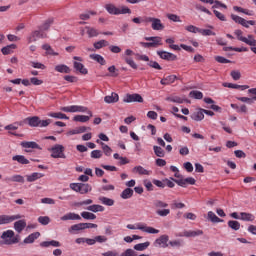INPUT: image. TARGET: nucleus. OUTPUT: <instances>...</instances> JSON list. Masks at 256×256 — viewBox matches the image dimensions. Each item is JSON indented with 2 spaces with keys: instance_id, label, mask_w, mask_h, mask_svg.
<instances>
[{
  "instance_id": "1",
  "label": "nucleus",
  "mask_w": 256,
  "mask_h": 256,
  "mask_svg": "<svg viewBox=\"0 0 256 256\" xmlns=\"http://www.w3.org/2000/svg\"><path fill=\"white\" fill-rule=\"evenodd\" d=\"M26 121L29 127H48L53 122L51 119L41 120L39 116L27 117Z\"/></svg>"
},
{
  "instance_id": "2",
  "label": "nucleus",
  "mask_w": 256,
  "mask_h": 256,
  "mask_svg": "<svg viewBox=\"0 0 256 256\" xmlns=\"http://www.w3.org/2000/svg\"><path fill=\"white\" fill-rule=\"evenodd\" d=\"M48 151H51V157L53 159H66L67 156L65 155V146L61 144H56Z\"/></svg>"
},
{
  "instance_id": "3",
  "label": "nucleus",
  "mask_w": 256,
  "mask_h": 256,
  "mask_svg": "<svg viewBox=\"0 0 256 256\" xmlns=\"http://www.w3.org/2000/svg\"><path fill=\"white\" fill-rule=\"evenodd\" d=\"M70 189L76 193H80L81 195H86V193L91 191V185L85 183H71Z\"/></svg>"
},
{
  "instance_id": "4",
  "label": "nucleus",
  "mask_w": 256,
  "mask_h": 256,
  "mask_svg": "<svg viewBox=\"0 0 256 256\" xmlns=\"http://www.w3.org/2000/svg\"><path fill=\"white\" fill-rule=\"evenodd\" d=\"M145 40L152 41V42H141L142 47H145L146 49H149L151 47H159V45H162L161 43L162 38L159 36L146 37Z\"/></svg>"
},
{
  "instance_id": "5",
  "label": "nucleus",
  "mask_w": 256,
  "mask_h": 256,
  "mask_svg": "<svg viewBox=\"0 0 256 256\" xmlns=\"http://www.w3.org/2000/svg\"><path fill=\"white\" fill-rule=\"evenodd\" d=\"M146 22L152 23L151 27L153 31H163V29H165V25L161 23V19L159 18L147 17Z\"/></svg>"
},
{
  "instance_id": "6",
  "label": "nucleus",
  "mask_w": 256,
  "mask_h": 256,
  "mask_svg": "<svg viewBox=\"0 0 256 256\" xmlns=\"http://www.w3.org/2000/svg\"><path fill=\"white\" fill-rule=\"evenodd\" d=\"M171 181H174V183H176V185H179V187H184V188H186L187 185H195V183H197V180H195V178L193 177H188L183 179L171 178Z\"/></svg>"
},
{
  "instance_id": "7",
  "label": "nucleus",
  "mask_w": 256,
  "mask_h": 256,
  "mask_svg": "<svg viewBox=\"0 0 256 256\" xmlns=\"http://www.w3.org/2000/svg\"><path fill=\"white\" fill-rule=\"evenodd\" d=\"M232 21L238 23L239 25H242V27H246V29H249V25H255V21L253 20H245V18H241V16L231 14Z\"/></svg>"
},
{
  "instance_id": "8",
  "label": "nucleus",
  "mask_w": 256,
  "mask_h": 256,
  "mask_svg": "<svg viewBox=\"0 0 256 256\" xmlns=\"http://www.w3.org/2000/svg\"><path fill=\"white\" fill-rule=\"evenodd\" d=\"M234 35L237 36L238 41H242V43H246V45H249L250 47H256V40H249L246 37H243V31L241 30H235Z\"/></svg>"
},
{
  "instance_id": "9",
  "label": "nucleus",
  "mask_w": 256,
  "mask_h": 256,
  "mask_svg": "<svg viewBox=\"0 0 256 256\" xmlns=\"http://www.w3.org/2000/svg\"><path fill=\"white\" fill-rule=\"evenodd\" d=\"M23 216L21 214L17 215H0V225H8V223H13V221H17V219H21Z\"/></svg>"
},
{
  "instance_id": "10",
  "label": "nucleus",
  "mask_w": 256,
  "mask_h": 256,
  "mask_svg": "<svg viewBox=\"0 0 256 256\" xmlns=\"http://www.w3.org/2000/svg\"><path fill=\"white\" fill-rule=\"evenodd\" d=\"M154 245L158 247H162L163 249H167L169 247V235H161L159 238H157L154 242Z\"/></svg>"
},
{
  "instance_id": "11",
  "label": "nucleus",
  "mask_w": 256,
  "mask_h": 256,
  "mask_svg": "<svg viewBox=\"0 0 256 256\" xmlns=\"http://www.w3.org/2000/svg\"><path fill=\"white\" fill-rule=\"evenodd\" d=\"M124 103H143V97L140 94H127Z\"/></svg>"
},
{
  "instance_id": "12",
  "label": "nucleus",
  "mask_w": 256,
  "mask_h": 256,
  "mask_svg": "<svg viewBox=\"0 0 256 256\" xmlns=\"http://www.w3.org/2000/svg\"><path fill=\"white\" fill-rule=\"evenodd\" d=\"M157 55L164 61H177V55L167 51H157Z\"/></svg>"
},
{
  "instance_id": "13",
  "label": "nucleus",
  "mask_w": 256,
  "mask_h": 256,
  "mask_svg": "<svg viewBox=\"0 0 256 256\" xmlns=\"http://www.w3.org/2000/svg\"><path fill=\"white\" fill-rule=\"evenodd\" d=\"M204 111L205 109L198 108L194 113L190 115L191 119H193V121H203L205 119Z\"/></svg>"
},
{
  "instance_id": "14",
  "label": "nucleus",
  "mask_w": 256,
  "mask_h": 256,
  "mask_svg": "<svg viewBox=\"0 0 256 256\" xmlns=\"http://www.w3.org/2000/svg\"><path fill=\"white\" fill-rule=\"evenodd\" d=\"M61 221H81V216L75 212H69L62 216Z\"/></svg>"
},
{
  "instance_id": "15",
  "label": "nucleus",
  "mask_w": 256,
  "mask_h": 256,
  "mask_svg": "<svg viewBox=\"0 0 256 256\" xmlns=\"http://www.w3.org/2000/svg\"><path fill=\"white\" fill-rule=\"evenodd\" d=\"M72 113H88L90 117H93V112L85 106L72 105Z\"/></svg>"
},
{
  "instance_id": "16",
  "label": "nucleus",
  "mask_w": 256,
  "mask_h": 256,
  "mask_svg": "<svg viewBox=\"0 0 256 256\" xmlns=\"http://www.w3.org/2000/svg\"><path fill=\"white\" fill-rule=\"evenodd\" d=\"M73 67L75 71H78V73H81V75H87V73H89L87 68H85V65H83L81 62L74 61Z\"/></svg>"
},
{
  "instance_id": "17",
  "label": "nucleus",
  "mask_w": 256,
  "mask_h": 256,
  "mask_svg": "<svg viewBox=\"0 0 256 256\" xmlns=\"http://www.w3.org/2000/svg\"><path fill=\"white\" fill-rule=\"evenodd\" d=\"M39 237H41V233L40 232H34V233L30 234L28 237H26L24 239L23 243L25 245L35 243V240L39 239Z\"/></svg>"
},
{
  "instance_id": "18",
  "label": "nucleus",
  "mask_w": 256,
  "mask_h": 256,
  "mask_svg": "<svg viewBox=\"0 0 256 256\" xmlns=\"http://www.w3.org/2000/svg\"><path fill=\"white\" fill-rule=\"evenodd\" d=\"M25 227H27V221L25 219L18 220L14 223V229L17 233H22Z\"/></svg>"
},
{
  "instance_id": "19",
  "label": "nucleus",
  "mask_w": 256,
  "mask_h": 256,
  "mask_svg": "<svg viewBox=\"0 0 256 256\" xmlns=\"http://www.w3.org/2000/svg\"><path fill=\"white\" fill-rule=\"evenodd\" d=\"M166 101H170L171 103H191V100L187 99V98H181L179 96H171V97H167Z\"/></svg>"
},
{
  "instance_id": "20",
  "label": "nucleus",
  "mask_w": 256,
  "mask_h": 256,
  "mask_svg": "<svg viewBox=\"0 0 256 256\" xmlns=\"http://www.w3.org/2000/svg\"><path fill=\"white\" fill-rule=\"evenodd\" d=\"M21 147H23L24 149H39L41 151V146H39V144H37V142H33V141H30V142H27V141H24V142H21Z\"/></svg>"
},
{
  "instance_id": "21",
  "label": "nucleus",
  "mask_w": 256,
  "mask_h": 256,
  "mask_svg": "<svg viewBox=\"0 0 256 256\" xmlns=\"http://www.w3.org/2000/svg\"><path fill=\"white\" fill-rule=\"evenodd\" d=\"M105 103H117L119 101V94L112 92L111 95L104 97Z\"/></svg>"
},
{
  "instance_id": "22",
  "label": "nucleus",
  "mask_w": 256,
  "mask_h": 256,
  "mask_svg": "<svg viewBox=\"0 0 256 256\" xmlns=\"http://www.w3.org/2000/svg\"><path fill=\"white\" fill-rule=\"evenodd\" d=\"M40 247H61V242L57 240L43 241L40 243Z\"/></svg>"
},
{
  "instance_id": "23",
  "label": "nucleus",
  "mask_w": 256,
  "mask_h": 256,
  "mask_svg": "<svg viewBox=\"0 0 256 256\" xmlns=\"http://www.w3.org/2000/svg\"><path fill=\"white\" fill-rule=\"evenodd\" d=\"M17 49L16 44H10L1 49L2 55H11L13 53V50Z\"/></svg>"
},
{
  "instance_id": "24",
  "label": "nucleus",
  "mask_w": 256,
  "mask_h": 256,
  "mask_svg": "<svg viewBox=\"0 0 256 256\" xmlns=\"http://www.w3.org/2000/svg\"><path fill=\"white\" fill-rule=\"evenodd\" d=\"M105 9L110 15H119L120 13L119 8H117L114 4H106Z\"/></svg>"
},
{
  "instance_id": "25",
  "label": "nucleus",
  "mask_w": 256,
  "mask_h": 256,
  "mask_svg": "<svg viewBox=\"0 0 256 256\" xmlns=\"http://www.w3.org/2000/svg\"><path fill=\"white\" fill-rule=\"evenodd\" d=\"M12 161H17L20 165H29V160L23 155H15L12 157Z\"/></svg>"
},
{
  "instance_id": "26",
  "label": "nucleus",
  "mask_w": 256,
  "mask_h": 256,
  "mask_svg": "<svg viewBox=\"0 0 256 256\" xmlns=\"http://www.w3.org/2000/svg\"><path fill=\"white\" fill-rule=\"evenodd\" d=\"M137 229H139L140 231H143L144 233H150V234H153V235L159 233V230H157V229H155L153 227H147V226L138 225Z\"/></svg>"
},
{
  "instance_id": "27",
  "label": "nucleus",
  "mask_w": 256,
  "mask_h": 256,
  "mask_svg": "<svg viewBox=\"0 0 256 256\" xmlns=\"http://www.w3.org/2000/svg\"><path fill=\"white\" fill-rule=\"evenodd\" d=\"M41 177H44V175L39 172H34L31 175H27L26 179L28 183H33L34 181H37V179H41Z\"/></svg>"
},
{
  "instance_id": "28",
  "label": "nucleus",
  "mask_w": 256,
  "mask_h": 256,
  "mask_svg": "<svg viewBox=\"0 0 256 256\" xmlns=\"http://www.w3.org/2000/svg\"><path fill=\"white\" fill-rule=\"evenodd\" d=\"M54 69L57 73H71V68L65 64L56 65Z\"/></svg>"
},
{
  "instance_id": "29",
  "label": "nucleus",
  "mask_w": 256,
  "mask_h": 256,
  "mask_svg": "<svg viewBox=\"0 0 256 256\" xmlns=\"http://www.w3.org/2000/svg\"><path fill=\"white\" fill-rule=\"evenodd\" d=\"M199 235H203V230L184 231V237H199Z\"/></svg>"
},
{
  "instance_id": "30",
  "label": "nucleus",
  "mask_w": 256,
  "mask_h": 256,
  "mask_svg": "<svg viewBox=\"0 0 256 256\" xmlns=\"http://www.w3.org/2000/svg\"><path fill=\"white\" fill-rule=\"evenodd\" d=\"M40 35H41V31H39V30L33 31L30 34V36L27 38L28 39V43H35V41L40 39Z\"/></svg>"
},
{
  "instance_id": "31",
  "label": "nucleus",
  "mask_w": 256,
  "mask_h": 256,
  "mask_svg": "<svg viewBox=\"0 0 256 256\" xmlns=\"http://www.w3.org/2000/svg\"><path fill=\"white\" fill-rule=\"evenodd\" d=\"M88 211H92V213H99L105 211V207L99 205V204H93L91 206L87 207Z\"/></svg>"
},
{
  "instance_id": "32",
  "label": "nucleus",
  "mask_w": 256,
  "mask_h": 256,
  "mask_svg": "<svg viewBox=\"0 0 256 256\" xmlns=\"http://www.w3.org/2000/svg\"><path fill=\"white\" fill-rule=\"evenodd\" d=\"M240 219L241 221H255V216L251 213H247V212H241L240 213Z\"/></svg>"
},
{
  "instance_id": "33",
  "label": "nucleus",
  "mask_w": 256,
  "mask_h": 256,
  "mask_svg": "<svg viewBox=\"0 0 256 256\" xmlns=\"http://www.w3.org/2000/svg\"><path fill=\"white\" fill-rule=\"evenodd\" d=\"M176 79H177V76L170 75V76H167L166 78H163L160 81V83H161V85H171V83H175Z\"/></svg>"
},
{
  "instance_id": "34",
  "label": "nucleus",
  "mask_w": 256,
  "mask_h": 256,
  "mask_svg": "<svg viewBox=\"0 0 256 256\" xmlns=\"http://www.w3.org/2000/svg\"><path fill=\"white\" fill-rule=\"evenodd\" d=\"M228 227L233 231H239L241 229V223L237 220L228 221Z\"/></svg>"
},
{
  "instance_id": "35",
  "label": "nucleus",
  "mask_w": 256,
  "mask_h": 256,
  "mask_svg": "<svg viewBox=\"0 0 256 256\" xmlns=\"http://www.w3.org/2000/svg\"><path fill=\"white\" fill-rule=\"evenodd\" d=\"M48 117H52L53 119H66L69 120V116L61 113V112H51L48 114Z\"/></svg>"
},
{
  "instance_id": "36",
  "label": "nucleus",
  "mask_w": 256,
  "mask_h": 256,
  "mask_svg": "<svg viewBox=\"0 0 256 256\" xmlns=\"http://www.w3.org/2000/svg\"><path fill=\"white\" fill-rule=\"evenodd\" d=\"M133 189L131 188H126L122 191L120 197L122 199H131V197H133Z\"/></svg>"
},
{
  "instance_id": "37",
  "label": "nucleus",
  "mask_w": 256,
  "mask_h": 256,
  "mask_svg": "<svg viewBox=\"0 0 256 256\" xmlns=\"http://www.w3.org/2000/svg\"><path fill=\"white\" fill-rule=\"evenodd\" d=\"M85 29L87 30V35L90 39L99 35V30L93 27L86 26Z\"/></svg>"
},
{
  "instance_id": "38",
  "label": "nucleus",
  "mask_w": 256,
  "mask_h": 256,
  "mask_svg": "<svg viewBox=\"0 0 256 256\" xmlns=\"http://www.w3.org/2000/svg\"><path fill=\"white\" fill-rule=\"evenodd\" d=\"M21 241V235L17 234L12 237L10 240H5L4 245H15Z\"/></svg>"
},
{
  "instance_id": "39",
  "label": "nucleus",
  "mask_w": 256,
  "mask_h": 256,
  "mask_svg": "<svg viewBox=\"0 0 256 256\" xmlns=\"http://www.w3.org/2000/svg\"><path fill=\"white\" fill-rule=\"evenodd\" d=\"M232 109H235L237 111V113H247V105L242 104V105H238V104H231Z\"/></svg>"
},
{
  "instance_id": "40",
  "label": "nucleus",
  "mask_w": 256,
  "mask_h": 256,
  "mask_svg": "<svg viewBox=\"0 0 256 256\" xmlns=\"http://www.w3.org/2000/svg\"><path fill=\"white\" fill-rule=\"evenodd\" d=\"M12 237H15V232L13 230L4 231L1 235V239L4 241L10 240Z\"/></svg>"
},
{
  "instance_id": "41",
  "label": "nucleus",
  "mask_w": 256,
  "mask_h": 256,
  "mask_svg": "<svg viewBox=\"0 0 256 256\" xmlns=\"http://www.w3.org/2000/svg\"><path fill=\"white\" fill-rule=\"evenodd\" d=\"M89 119H91V116H85V115H76L73 118V121H76L78 123H87V121H89Z\"/></svg>"
},
{
  "instance_id": "42",
  "label": "nucleus",
  "mask_w": 256,
  "mask_h": 256,
  "mask_svg": "<svg viewBox=\"0 0 256 256\" xmlns=\"http://www.w3.org/2000/svg\"><path fill=\"white\" fill-rule=\"evenodd\" d=\"M100 143H101V147L104 155H106V157H111V153H113V149H111V147H109V145L105 144L104 142H100Z\"/></svg>"
},
{
  "instance_id": "43",
  "label": "nucleus",
  "mask_w": 256,
  "mask_h": 256,
  "mask_svg": "<svg viewBox=\"0 0 256 256\" xmlns=\"http://www.w3.org/2000/svg\"><path fill=\"white\" fill-rule=\"evenodd\" d=\"M90 59H93L94 61H96L100 65H105V63H106L105 58H103V56H101L99 54H91Z\"/></svg>"
},
{
  "instance_id": "44",
  "label": "nucleus",
  "mask_w": 256,
  "mask_h": 256,
  "mask_svg": "<svg viewBox=\"0 0 256 256\" xmlns=\"http://www.w3.org/2000/svg\"><path fill=\"white\" fill-rule=\"evenodd\" d=\"M94 49H103V47H109V42L107 40H100L93 44Z\"/></svg>"
},
{
  "instance_id": "45",
  "label": "nucleus",
  "mask_w": 256,
  "mask_h": 256,
  "mask_svg": "<svg viewBox=\"0 0 256 256\" xmlns=\"http://www.w3.org/2000/svg\"><path fill=\"white\" fill-rule=\"evenodd\" d=\"M208 219L212 222V223H223V219L218 218L217 215H215L213 213V211H209L208 212Z\"/></svg>"
},
{
  "instance_id": "46",
  "label": "nucleus",
  "mask_w": 256,
  "mask_h": 256,
  "mask_svg": "<svg viewBox=\"0 0 256 256\" xmlns=\"http://www.w3.org/2000/svg\"><path fill=\"white\" fill-rule=\"evenodd\" d=\"M81 217L83 219H86L87 221H93L95 219H97V216L91 212H87V211H84L81 213Z\"/></svg>"
},
{
  "instance_id": "47",
  "label": "nucleus",
  "mask_w": 256,
  "mask_h": 256,
  "mask_svg": "<svg viewBox=\"0 0 256 256\" xmlns=\"http://www.w3.org/2000/svg\"><path fill=\"white\" fill-rule=\"evenodd\" d=\"M99 201H101V203L103 205H107L108 207H113V205H115V200L111 199V198H107V197H100Z\"/></svg>"
},
{
  "instance_id": "48",
  "label": "nucleus",
  "mask_w": 256,
  "mask_h": 256,
  "mask_svg": "<svg viewBox=\"0 0 256 256\" xmlns=\"http://www.w3.org/2000/svg\"><path fill=\"white\" fill-rule=\"evenodd\" d=\"M133 173H138L139 175H149V170L143 168V166H135L133 168Z\"/></svg>"
},
{
  "instance_id": "49",
  "label": "nucleus",
  "mask_w": 256,
  "mask_h": 256,
  "mask_svg": "<svg viewBox=\"0 0 256 256\" xmlns=\"http://www.w3.org/2000/svg\"><path fill=\"white\" fill-rule=\"evenodd\" d=\"M42 49H44V51H46V55H53V56L59 55V53L55 52L53 50V48H51V45H49V44H44L42 46Z\"/></svg>"
},
{
  "instance_id": "50",
  "label": "nucleus",
  "mask_w": 256,
  "mask_h": 256,
  "mask_svg": "<svg viewBox=\"0 0 256 256\" xmlns=\"http://www.w3.org/2000/svg\"><path fill=\"white\" fill-rule=\"evenodd\" d=\"M153 151H154L156 157H160V158L165 157V150H163V148H161L159 146H153Z\"/></svg>"
},
{
  "instance_id": "51",
  "label": "nucleus",
  "mask_w": 256,
  "mask_h": 256,
  "mask_svg": "<svg viewBox=\"0 0 256 256\" xmlns=\"http://www.w3.org/2000/svg\"><path fill=\"white\" fill-rule=\"evenodd\" d=\"M149 245H151L150 242L139 243V244L134 245V249H135V251H145V249H147V247H149Z\"/></svg>"
},
{
  "instance_id": "52",
  "label": "nucleus",
  "mask_w": 256,
  "mask_h": 256,
  "mask_svg": "<svg viewBox=\"0 0 256 256\" xmlns=\"http://www.w3.org/2000/svg\"><path fill=\"white\" fill-rule=\"evenodd\" d=\"M189 97H191L192 99H203V92L197 91V90H192L189 93Z\"/></svg>"
},
{
  "instance_id": "53",
  "label": "nucleus",
  "mask_w": 256,
  "mask_h": 256,
  "mask_svg": "<svg viewBox=\"0 0 256 256\" xmlns=\"http://www.w3.org/2000/svg\"><path fill=\"white\" fill-rule=\"evenodd\" d=\"M38 223H40V225H49L51 218H49V216H40L38 217Z\"/></svg>"
},
{
  "instance_id": "54",
  "label": "nucleus",
  "mask_w": 256,
  "mask_h": 256,
  "mask_svg": "<svg viewBox=\"0 0 256 256\" xmlns=\"http://www.w3.org/2000/svg\"><path fill=\"white\" fill-rule=\"evenodd\" d=\"M53 25V18L46 20L41 26L42 31H49V28Z\"/></svg>"
},
{
  "instance_id": "55",
  "label": "nucleus",
  "mask_w": 256,
  "mask_h": 256,
  "mask_svg": "<svg viewBox=\"0 0 256 256\" xmlns=\"http://www.w3.org/2000/svg\"><path fill=\"white\" fill-rule=\"evenodd\" d=\"M73 231H84L83 223L74 224L69 228V233H73Z\"/></svg>"
},
{
  "instance_id": "56",
  "label": "nucleus",
  "mask_w": 256,
  "mask_h": 256,
  "mask_svg": "<svg viewBox=\"0 0 256 256\" xmlns=\"http://www.w3.org/2000/svg\"><path fill=\"white\" fill-rule=\"evenodd\" d=\"M13 183H25V178L21 175H14L10 178Z\"/></svg>"
},
{
  "instance_id": "57",
  "label": "nucleus",
  "mask_w": 256,
  "mask_h": 256,
  "mask_svg": "<svg viewBox=\"0 0 256 256\" xmlns=\"http://www.w3.org/2000/svg\"><path fill=\"white\" fill-rule=\"evenodd\" d=\"M168 245H170V247H176L177 249H179V247H183V241L181 240H172L168 242Z\"/></svg>"
},
{
  "instance_id": "58",
  "label": "nucleus",
  "mask_w": 256,
  "mask_h": 256,
  "mask_svg": "<svg viewBox=\"0 0 256 256\" xmlns=\"http://www.w3.org/2000/svg\"><path fill=\"white\" fill-rule=\"evenodd\" d=\"M154 206L157 209H165L166 207H169V204H167L161 200H156V201H154Z\"/></svg>"
},
{
  "instance_id": "59",
  "label": "nucleus",
  "mask_w": 256,
  "mask_h": 256,
  "mask_svg": "<svg viewBox=\"0 0 256 256\" xmlns=\"http://www.w3.org/2000/svg\"><path fill=\"white\" fill-rule=\"evenodd\" d=\"M124 61H125V63H127V65H130L132 67V69H137V63H135L133 58L124 56Z\"/></svg>"
},
{
  "instance_id": "60",
  "label": "nucleus",
  "mask_w": 256,
  "mask_h": 256,
  "mask_svg": "<svg viewBox=\"0 0 256 256\" xmlns=\"http://www.w3.org/2000/svg\"><path fill=\"white\" fill-rule=\"evenodd\" d=\"M103 157V152L101 150H93L91 152L92 159H101Z\"/></svg>"
},
{
  "instance_id": "61",
  "label": "nucleus",
  "mask_w": 256,
  "mask_h": 256,
  "mask_svg": "<svg viewBox=\"0 0 256 256\" xmlns=\"http://www.w3.org/2000/svg\"><path fill=\"white\" fill-rule=\"evenodd\" d=\"M199 33H200L201 35H203L204 37L211 36V35H213V36L216 35L215 32H213V31H211V30H209V29H201V28H200V30H199Z\"/></svg>"
},
{
  "instance_id": "62",
  "label": "nucleus",
  "mask_w": 256,
  "mask_h": 256,
  "mask_svg": "<svg viewBox=\"0 0 256 256\" xmlns=\"http://www.w3.org/2000/svg\"><path fill=\"white\" fill-rule=\"evenodd\" d=\"M185 29L189 33H199V31H200V28H198L197 26H193V25L186 26Z\"/></svg>"
},
{
  "instance_id": "63",
  "label": "nucleus",
  "mask_w": 256,
  "mask_h": 256,
  "mask_svg": "<svg viewBox=\"0 0 256 256\" xmlns=\"http://www.w3.org/2000/svg\"><path fill=\"white\" fill-rule=\"evenodd\" d=\"M230 75L234 81H239V79H241V72H239L238 70L232 71Z\"/></svg>"
},
{
  "instance_id": "64",
  "label": "nucleus",
  "mask_w": 256,
  "mask_h": 256,
  "mask_svg": "<svg viewBox=\"0 0 256 256\" xmlns=\"http://www.w3.org/2000/svg\"><path fill=\"white\" fill-rule=\"evenodd\" d=\"M120 256H137V252L129 248V249H126L125 252H123Z\"/></svg>"
}]
</instances>
